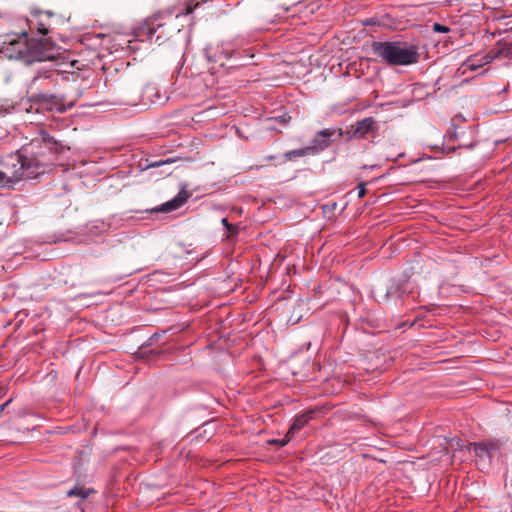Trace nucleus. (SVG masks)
Segmentation results:
<instances>
[{
	"label": "nucleus",
	"instance_id": "nucleus-1",
	"mask_svg": "<svg viewBox=\"0 0 512 512\" xmlns=\"http://www.w3.org/2000/svg\"><path fill=\"white\" fill-rule=\"evenodd\" d=\"M64 146L48 132L40 130L37 136L15 153L0 159V189L11 188L25 179H36L53 171Z\"/></svg>",
	"mask_w": 512,
	"mask_h": 512
},
{
	"label": "nucleus",
	"instance_id": "nucleus-2",
	"mask_svg": "<svg viewBox=\"0 0 512 512\" xmlns=\"http://www.w3.org/2000/svg\"><path fill=\"white\" fill-rule=\"evenodd\" d=\"M371 49L374 55L389 65L408 66L419 60L417 47L402 41L373 42Z\"/></svg>",
	"mask_w": 512,
	"mask_h": 512
},
{
	"label": "nucleus",
	"instance_id": "nucleus-3",
	"mask_svg": "<svg viewBox=\"0 0 512 512\" xmlns=\"http://www.w3.org/2000/svg\"><path fill=\"white\" fill-rule=\"evenodd\" d=\"M30 40L26 31L0 36V53L9 59H23L28 63Z\"/></svg>",
	"mask_w": 512,
	"mask_h": 512
},
{
	"label": "nucleus",
	"instance_id": "nucleus-4",
	"mask_svg": "<svg viewBox=\"0 0 512 512\" xmlns=\"http://www.w3.org/2000/svg\"><path fill=\"white\" fill-rule=\"evenodd\" d=\"M59 55V48L45 38L31 39L29 45L28 64L51 61Z\"/></svg>",
	"mask_w": 512,
	"mask_h": 512
},
{
	"label": "nucleus",
	"instance_id": "nucleus-5",
	"mask_svg": "<svg viewBox=\"0 0 512 512\" xmlns=\"http://www.w3.org/2000/svg\"><path fill=\"white\" fill-rule=\"evenodd\" d=\"M474 453L477 466L484 470L488 469L492 460L500 454V448L497 443L493 442H480L470 444Z\"/></svg>",
	"mask_w": 512,
	"mask_h": 512
},
{
	"label": "nucleus",
	"instance_id": "nucleus-6",
	"mask_svg": "<svg viewBox=\"0 0 512 512\" xmlns=\"http://www.w3.org/2000/svg\"><path fill=\"white\" fill-rule=\"evenodd\" d=\"M61 76L58 70H44L39 71L28 84V93L30 96L43 92V89L53 87L57 84Z\"/></svg>",
	"mask_w": 512,
	"mask_h": 512
},
{
	"label": "nucleus",
	"instance_id": "nucleus-7",
	"mask_svg": "<svg viewBox=\"0 0 512 512\" xmlns=\"http://www.w3.org/2000/svg\"><path fill=\"white\" fill-rule=\"evenodd\" d=\"M30 100L46 106L50 110L64 112L74 106V101L64 103L63 97L46 92H39L30 96Z\"/></svg>",
	"mask_w": 512,
	"mask_h": 512
},
{
	"label": "nucleus",
	"instance_id": "nucleus-8",
	"mask_svg": "<svg viewBox=\"0 0 512 512\" xmlns=\"http://www.w3.org/2000/svg\"><path fill=\"white\" fill-rule=\"evenodd\" d=\"M335 134H337L338 137H341L343 135L341 129L336 130L333 128H326L316 133L311 145L309 146L312 155L320 151H323L324 149L329 147L331 144V138Z\"/></svg>",
	"mask_w": 512,
	"mask_h": 512
},
{
	"label": "nucleus",
	"instance_id": "nucleus-9",
	"mask_svg": "<svg viewBox=\"0 0 512 512\" xmlns=\"http://www.w3.org/2000/svg\"><path fill=\"white\" fill-rule=\"evenodd\" d=\"M497 57L498 53H493L492 55L489 53L472 55L463 62L459 70H461L462 74H465L467 71H475Z\"/></svg>",
	"mask_w": 512,
	"mask_h": 512
},
{
	"label": "nucleus",
	"instance_id": "nucleus-10",
	"mask_svg": "<svg viewBox=\"0 0 512 512\" xmlns=\"http://www.w3.org/2000/svg\"><path fill=\"white\" fill-rule=\"evenodd\" d=\"M190 197V194L185 189H182L175 197H173L171 200L163 203L161 207L158 209V211L162 212H170L179 209L181 206H183L188 198Z\"/></svg>",
	"mask_w": 512,
	"mask_h": 512
},
{
	"label": "nucleus",
	"instance_id": "nucleus-11",
	"mask_svg": "<svg viewBox=\"0 0 512 512\" xmlns=\"http://www.w3.org/2000/svg\"><path fill=\"white\" fill-rule=\"evenodd\" d=\"M376 130V121L373 117H367L362 120H359L356 123V127L354 130V135L365 139L367 136Z\"/></svg>",
	"mask_w": 512,
	"mask_h": 512
},
{
	"label": "nucleus",
	"instance_id": "nucleus-12",
	"mask_svg": "<svg viewBox=\"0 0 512 512\" xmlns=\"http://www.w3.org/2000/svg\"><path fill=\"white\" fill-rule=\"evenodd\" d=\"M309 419L310 415L308 414L298 416L290 426L287 436H293L296 432L304 428L305 425L308 423Z\"/></svg>",
	"mask_w": 512,
	"mask_h": 512
},
{
	"label": "nucleus",
	"instance_id": "nucleus-13",
	"mask_svg": "<svg viewBox=\"0 0 512 512\" xmlns=\"http://www.w3.org/2000/svg\"><path fill=\"white\" fill-rule=\"evenodd\" d=\"M43 16L42 13H35L33 14L32 19L28 21L29 27L37 26L38 32L45 35L48 32V26L46 23H44L40 18Z\"/></svg>",
	"mask_w": 512,
	"mask_h": 512
},
{
	"label": "nucleus",
	"instance_id": "nucleus-14",
	"mask_svg": "<svg viewBox=\"0 0 512 512\" xmlns=\"http://www.w3.org/2000/svg\"><path fill=\"white\" fill-rule=\"evenodd\" d=\"M307 155H312L309 146L301 149H295L288 151L284 154L285 159L287 160H294L299 157H304Z\"/></svg>",
	"mask_w": 512,
	"mask_h": 512
},
{
	"label": "nucleus",
	"instance_id": "nucleus-15",
	"mask_svg": "<svg viewBox=\"0 0 512 512\" xmlns=\"http://www.w3.org/2000/svg\"><path fill=\"white\" fill-rule=\"evenodd\" d=\"M221 223L222 225L226 228L227 230V237H231V236H235L238 234V226L237 225H233V224H230L227 220V218H223L221 220Z\"/></svg>",
	"mask_w": 512,
	"mask_h": 512
},
{
	"label": "nucleus",
	"instance_id": "nucleus-16",
	"mask_svg": "<svg viewBox=\"0 0 512 512\" xmlns=\"http://www.w3.org/2000/svg\"><path fill=\"white\" fill-rule=\"evenodd\" d=\"M174 162V159L172 158H167L166 160H159V161H154V162H151L147 168H153V167H159V166H162V165H165V164H171Z\"/></svg>",
	"mask_w": 512,
	"mask_h": 512
},
{
	"label": "nucleus",
	"instance_id": "nucleus-17",
	"mask_svg": "<svg viewBox=\"0 0 512 512\" xmlns=\"http://www.w3.org/2000/svg\"><path fill=\"white\" fill-rule=\"evenodd\" d=\"M206 54L214 62H217L220 59V55L213 51V47L211 45L206 48Z\"/></svg>",
	"mask_w": 512,
	"mask_h": 512
},
{
	"label": "nucleus",
	"instance_id": "nucleus-18",
	"mask_svg": "<svg viewBox=\"0 0 512 512\" xmlns=\"http://www.w3.org/2000/svg\"><path fill=\"white\" fill-rule=\"evenodd\" d=\"M67 495L68 496L76 495V496H80L82 498H86L88 496V494L85 491H83L82 489H77V488H73L70 491H68Z\"/></svg>",
	"mask_w": 512,
	"mask_h": 512
},
{
	"label": "nucleus",
	"instance_id": "nucleus-19",
	"mask_svg": "<svg viewBox=\"0 0 512 512\" xmlns=\"http://www.w3.org/2000/svg\"><path fill=\"white\" fill-rule=\"evenodd\" d=\"M433 29L434 31L436 32H441V33H446L449 31V28L442 25V24H439V23H435L434 26H433Z\"/></svg>",
	"mask_w": 512,
	"mask_h": 512
},
{
	"label": "nucleus",
	"instance_id": "nucleus-20",
	"mask_svg": "<svg viewBox=\"0 0 512 512\" xmlns=\"http://www.w3.org/2000/svg\"><path fill=\"white\" fill-rule=\"evenodd\" d=\"M292 437H293V436H287V435H286L284 439H281V440H273V441H271V443H275V444L277 443V444H279L280 446H285V445H286V444L291 440V438H292Z\"/></svg>",
	"mask_w": 512,
	"mask_h": 512
},
{
	"label": "nucleus",
	"instance_id": "nucleus-21",
	"mask_svg": "<svg viewBox=\"0 0 512 512\" xmlns=\"http://www.w3.org/2000/svg\"><path fill=\"white\" fill-rule=\"evenodd\" d=\"M357 190H358V196L360 198L364 197L365 194H366V188H365V185L363 183L359 184L358 187H357Z\"/></svg>",
	"mask_w": 512,
	"mask_h": 512
},
{
	"label": "nucleus",
	"instance_id": "nucleus-22",
	"mask_svg": "<svg viewBox=\"0 0 512 512\" xmlns=\"http://www.w3.org/2000/svg\"><path fill=\"white\" fill-rule=\"evenodd\" d=\"M197 5H198V4H196L194 7H190V6H188V7L186 8V10H185L184 14L188 15V14L192 13V12L194 11V9H195V7H196Z\"/></svg>",
	"mask_w": 512,
	"mask_h": 512
},
{
	"label": "nucleus",
	"instance_id": "nucleus-23",
	"mask_svg": "<svg viewBox=\"0 0 512 512\" xmlns=\"http://www.w3.org/2000/svg\"><path fill=\"white\" fill-rule=\"evenodd\" d=\"M222 53L224 54V57H225V58H230V57H231V52H230V51H228V50H223V52H222Z\"/></svg>",
	"mask_w": 512,
	"mask_h": 512
},
{
	"label": "nucleus",
	"instance_id": "nucleus-24",
	"mask_svg": "<svg viewBox=\"0 0 512 512\" xmlns=\"http://www.w3.org/2000/svg\"><path fill=\"white\" fill-rule=\"evenodd\" d=\"M10 401H11V400H9V401L5 402L4 404H2V405L0 406V410H1V411H3V410H4V408H5V407L10 403Z\"/></svg>",
	"mask_w": 512,
	"mask_h": 512
},
{
	"label": "nucleus",
	"instance_id": "nucleus-25",
	"mask_svg": "<svg viewBox=\"0 0 512 512\" xmlns=\"http://www.w3.org/2000/svg\"><path fill=\"white\" fill-rule=\"evenodd\" d=\"M274 158H275L274 156H268V157H267V159H268V160H272V159H274Z\"/></svg>",
	"mask_w": 512,
	"mask_h": 512
}]
</instances>
